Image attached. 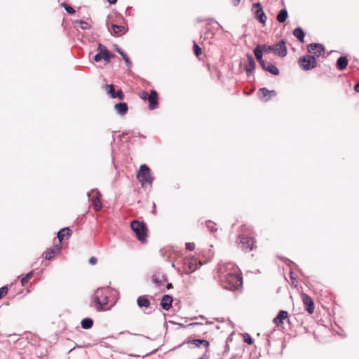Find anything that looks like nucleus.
<instances>
[{"label": "nucleus", "mask_w": 359, "mask_h": 359, "mask_svg": "<svg viewBox=\"0 0 359 359\" xmlns=\"http://www.w3.org/2000/svg\"><path fill=\"white\" fill-rule=\"evenodd\" d=\"M172 267L176 269L175 264L174 263L172 264Z\"/></svg>", "instance_id": "60"}, {"label": "nucleus", "mask_w": 359, "mask_h": 359, "mask_svg": "<svg viewBox=\"0 0 359 359\" xmlns=\"http://www.w3.org/2000/svg\"><path fill=\"white\" fill-rule=\"evenodd\" d=\"M8 286H3L0 287V299L8 293Z\"/></svg>", "instance_id": "45"}, {"label": "nucleus", "mask_w": 359, "mask_h": 359, "mask_svg": "<svg viewBox=\"0 0 359 359\" xmlns=\"http://www.w3.org/2000/svg\"><path fill=\"white\" fill-rule=\"evenodd\" d=\"M246 57L248 61V65L245 67V69L246 72L247 76L250 77V76L255 69L256 63L251 54L247 53Z\"/></svg>", "instance_id": "17"}, {"label": "nucleus", "mask_w": 359, "mask_h": 359, "mask_svg": "<svg viewBox=\"0 0 359 359\" xmlns=\"http://www.w3.org/2000/svg\"><path fill=\"white\" fill-rule=\"evenodd\" d=\"M185 245L186 248L189 251H192L195 248V244L194 243H186Z\"/></svg>", "instance_id": "46"}, {"label": "nucleus", "mask_w": 359, "mask_h": 359, "mask_svg": "<svg viewBox=\"0 0 359 359\" xmlns=\"http://www.w3.org/2000/svg\"><path fill=\"white\" fill-rule=\"evenodd\" d=\"M70 229L69 227H65L57 232V237L60 242H62L65 239V236H70Z\"/></svg>", "instance_id": "29"}, {"label": "nucleus", "mask_w": 359, "mask_h": 359, "mask_svg": "<svg viewBox=\"0 0 359 359\" xmlns=\"http://www.w3.org/2000/svg\"><path fill=\"white\" fill-rule=\"evenodd\" d=\"M160 278L163 283L168 281V278L165 274H161Z\"/></svg>", "instance_id": "49"}, {"label": "nucleus", "mask_w": 359, "mask_h": 359, "mask_svg": "<svg viewBox=\"0 0 359 359\" xmlns=\"http://www.w3.org/2000/svg\"><path fill=\"white\" fill-rule=\"evenodd\" d=\"M140 97L142 100H148L149 109L150 110H154L158 107V95L156 90H150L149 94L146 91H143V92H142V93L140 95Z\"/></svg>", "instance_id": "8"}, {"label": "nucleus", "mask_w": 359, "mask_h": 359, "mask_svg": "<svg viewBox=\"0 0 359 359\" xmlns=\"http://www.w3.org/2000/svg\"><path fill=\"white\" fill-rule=\"evenodd\" d=\"M110 290L111 289L109 287H102L95 290L93 300L97 311L106 310L105 306L108 304Z\"/></svg>", "instance_id": "1"}, {"label": "nucleus", "mask_w": 359, "mask_h": 359, "mask_svg": "<svg viewBox=\"0 0 359 359\" xmlns=\"http://www.w3.org/2000/svg\"><path fill=\"white\" fill-rule=\"evenodd\" d=\"M176 270L180 275H182L184 273L183 269H182L181 268H176Z\"/></svg>", "instance_id": "53"}, {"label": "nucleus", "mask_w": 359, "mask_h": 359, "mask_svg": "<svg viewBox=\"0 0 359 359\" xmlns=\"http://www.w3.org/2000/svg\"><path fill=\"white\" fill-rule=\"evenodd\" d=\"M252 11L255 18L262 24H265L267 17L263 11L262 4L256 2L252 4Z\"/></svg>", "instance_id": "11"}, {"label": "nucleus", "mask_w": 359, "mask_h": 359, "mask_svg": "<svg viewBox=\"0 0 359 359\" xmlns=\"http://www.w3.org/2000/svg\"><path fill=\"white\" fill-rule=\"evenodd\" d=\"M156 203L154 202H153V210H152L151 212L153 214H156Z\"/></svg>", "instance_id": "55"}, {"label": "nucleus", "mask_w": 359, "mask_h": 359, "mask_svg": "<svg viewBox=\"0 0 359 359\" xmlns=\"http://www.w3.org/2000/svg\"><path fill=\"white\" fill-rule=\"evenodd\" d=\"M243 337L245 343L248 344V345L253 344V339L249 334L245 333Z\"/></svg>", "instance_id": "41"}, {"label": "nucleus", "mask_w": 359, "mask_h": 359, "mask_svg": "<svg viewBox=\"0 0 359 359\" xmlns=\"http://www.w3.org/2000/svg\"><path fill=\"white\" fill-rule=\"evenodd\" d=\"M112 32L111 34L114 36H119L122 34H125L127 32V29L123 25H118L116 24H111Z\"/></svg>", "instance_id": "23"}, {"label": "nucleus", "mask_w": 359, "mask_h": 359, "mask_svg": "<svg viewBox=\"0 0 359 359\" xmlns=\"http://www.w3.org/2000/svg\"><path fill=\"white\" fill-rule=\"evenodd\" d=\"M241 0H232L234 6H237L240 4Z\"/></svg>", "instance_id": "52"}, {"label": "nucleus", "mask_w": 359, "mask_h": 359, "mask_svg": "<svg viewBox=\"0 0 359 359\" xmlns=\"http://www.w3.org/2000/svg\"><path fill=\"white\" fill-rule=\"evenodd\" d=\"M302 298L303 303L305 306L306 311L309 313L312 314L314 311L315 306L313 299L306 294H302Z\"/></svg>", "instance_id": "15"}, {"label": "nucleus", "mask_w": 359, "mask_h": 359, "mask_svg": "<svg viewBox=\"0 0 359 359\" xmlns=\"http://www.w3.org/2000/svg\"><path fill=\"white\" fill-rule=\"evenodd\" d=\"M205 226L209 231L212 233L217 232V228L215 227L216 224L211 220H207L205 222Z\"/></svg>", "instance_id": "34"}, {"label": "nucleus", "mask_w": 359, "mask_h": 359, "mask_svg": "<svg viewBox=\"0 0 359 359\" xmlns=\"http://www.w3.org/2000/svg\"><path fill=\"white\" fill-rule=\"evenodd\" d=\"M293 34L300 42H304L306 34L302 28L300 27L295 28L293 31Z\"/></svg>", "instance_id": "28"}, {"label": "nucleus", "mask_w": 359, "mask_h": 359, "mask_svg": "<svg viewBox=\"0 0 359 359\" xmlns=\"http://www.w3.org/2000/svg\"><path fill=\"white\" fill-rule=\"evenodd\" d=\"M107 1H108L110 4L114 5V4H116L117 0H107Z\"/></svg>", "instance_id": "54"}, {"label": "nucleus", "mask_w": 359, "mask_h": 359, "mask_svg": "<svg viewBox=\"0 0 359 359\" xmlns=\"http://www.w3.org/2000/svg\"><path fill=\"white\" fill-rule=\"evenodd\" d=\"M348 65V60L346 58V57L345 56H340L337 60V62H336V67L339 69V70H344L346 68Z\"/></svg>", "instance_id": "25"}, {"label": "nucleus", "mask_w": 359, "mask_h": 359, "mask_svg": "<svg viewBox=\"0 0 359 359\" xmlns=\"http://www.w3.org/2000/svg\"><path fill=\"white\" fill-rule=\"evenodd\" d=\"M81 325L84 330L90 329L93 325V320L90 318H85L81 320Z\"/></svg>", "instance_id": "30"}, {"label": "nucleus", "mask_w": 359, "mask_h": 359, "mask_svg": "<svg viewBox=\"0 0 359 359\" xmlns=\"http://www.w3.org/2000/svg\"><path fill=\"white\" fill-rule=\"evenodd\" d=\"M288 313L286 311L281 310L278 312L277 316L273 318V322L277 325H281L283 323V321L287 318Z\"/></svg>", "instance_id": "22"}, {"label": "nucleus", "mask_w": 359, "mask_h": 359, "mask_svg": "<svg viewBox=\"0 0 359 359\" xmlns=\"http://www.w3.org/2000/svg\"><path fill=\"white\" fill-rule=\"evenodd\" d=\"M307 51L311 53V55H315L316 59L321 55H323L325 53V47L323 44L319 43H311L306 46Z\"/></svg>", "instance_id": "12"}, {"label": "nucleus", "mask_w": 359, "mask_h": 359, "mask_svg": "<svg viewBox=\"0 0 359 359\" xmlns=\"http://www.w3.org/2000/svg\"><path fill=\"white\" fill-rule=\"evenodd\" d=\"M88 201L92 203V205L95 211H99L102 208V203L101 202L102 194L97 189H93L91 191L87 193Z\"/></svg>", "instance_id": "9"}, {"label": "nucleus", "mask_w": 359, "mask_h": 359, "mask_svg": "<svg viewBox=\"0 0 359 359\" xmlns=\"http://www.w3.org/2000/svg\"><path fill=\"white\" fill-rule=\"evenodd\" d=\"M215 22L218 25V26L220 29H223V27L221 25H219L217 22Z\"/></svg>", "instance_id": "59"}, {"label": "nucleus", "mask_w": 359, "mask_h": 359, "mask_svg": "<svg viewBox=\"0 0 359 359\" xmlns=\"http://www.w3.org/2000/svg\"><path fill=\"white\" fill-rule=\"evenodd\" d=\"M132 230L135 233L137 238L142 243L147 240V226L144 222L133 220L130 224Z\"/></svg>", "instance_id": "2"}, {"label": "nucleus", "mask_w": 359, "mask_h": 359, "mask_svg": "<svg viewBox=\"0 0 359 359\" xmlns=\"http://www.w3.org/2000/svg\"><path fill=\"white\" fill-rule=\"evenodd\" d=\"M277 93L274 90H269L266 88H261L257 92V96L259 100L266 102L270 100L272 97L276 96Z\"/></svg>", "instance_id": "13"}, {"label": "nucleus", "mask_w": 359, "mask_h": 359, "mask_svg": "<svg viewBox=\"0 0 359 359\" xmlns=\"http://www.w3.org/2000/svg\"><path fill=\"white\" fill-rule=\"evenodd\" d=\"M61 6L65 8L68 14L73 15L76 13L75 10L70 5L65 2L62 3Z\"/></svg>", "instance_id": "36"}, {"label": "nucleus", "mask_w": 359, "mask_h": 359, "mask_svg": "<svg viewBox=\"0 0 359 359\" xmlns=\"http://www.w3.org/2000/svg\"><path fill=\"white\" fill-rule=\"evenodd\" d=\"M215 35V33L210 29H208L205 32H204V39H212Z\"/></svg>", "instance_id": "44"}, {"label": "nucleus", "mask_w": 359, "mask_h": 359, "mask_svg": "<svg viewBox=\"0 0 359 359\" xmlns=\"http://www.w3.org/2000/svg\"><path fill=\"white\" fill-rule=\"evenodd\" d=\"M225 280L228 285H224V287L229 290H238L243 285V277L234 273H228L225 276Z\"/></svg>", "instance_id": "5"}, {"label": "nucleus", "mask_w": 359, "mask_h": 359, "mask_svg": "<svg viewBox=\"0 0 359 359\" xmlns=\"http://www.w3.org/2000/svg\"><path fill=\"white\" fill-rule=\"evenodd\" d=\"M198 359H209V356L207 353V351L202 355V356Z\"/></svg>", "instance_id": "51"}, {"label": "nucleus", "mask_w": 359, "mask_h": 359, "mask_svg": "<svg viewBox=\"0 0 359 359\" xmlns=\"http://www.w3.org/2000/svg\"><path fill=\"white\" fill-rule=\"evenodd\" d=\"M125 97L123 92L121 89L116 91L115 94H113V98H118L120 100H123Z\"/></svg>", "instance_id": "42"}, {"label": "nucleus", "mask_w": 359, "mask_h": 359, "mask_svg": "<svg viewBox=\"0 0 359 359\" xmlns=\"http://www.w3.org/2000/svg\"><path fill=\"white\" fill-rule=\"evenodd\" d=\"M114 109L120 116H124L128 112V107L126 102H118L114 105Z\"/></svg>", "instance_id": "20"}, {"label": "nucleus", "mask_w": 359, "mask_h": 359, "mask_svg": "<svg viewBox=\"0 0 359 359\" xmlns=\"http://www.w3.org/2000/svg\"><path fill=\"white\" fill-rule=\"evenodd\" d=\"M290 278L291 279V285L294 286V287H297V280L296 278L293 276V272L292 269H290Z\"/></svg>", "instance_id": "43"}, {"label": "nucleus", "mask_w": 359, "mask_h": 359, "mask_svg": "<svg viewBox=\"0 0 359 359\" xmlns=\"http://www.w3.org/2000/svg\"><path fill=\"white\" fill-rule=\"evenodd\" d=\"M172 297L170 294H164L161 300L160 305L165 311H169L172 305Z\"/></svg>", "instance_id": "19"}, {"label": "nucleus", "mask_w": 359, "mask_h": 359, "mask_svg": "<svg viewBox=\"0 0 359 359\" xmlns=\"http://www.w3.org/2000/svg\"><path fill=\"white\" fill-rule=\"evenodd\" d=\"M283 261L285 263L287 264L290 267L292 266V265H294V266L296 265L293 262L290 261V259H288L287 258H284Z\"/></svg>", "instance_id": "48"}, {"label": "nucleus", "mask_w": 359, "mask_h": 359, "mask_svg": "<svg viewBox=\"0 0 359 359\" xmlns=\"http://www.w3.org/2000/svg\"><path fill=\"white\" fill-rule=\"evenodd\" d=\"M262 48L263 51L265 52L266 53H269L271 52H273L274 53V44L272 46L264 44L262 46Z\"/></svg>", "instance_id": "39"}, {"label": "nucleus", "mask_w": 359, "mask_h": 359, "mask_svg": "<svg viewBox=\"0 0 359 359\" xmlns=\"http://www.w3.org/2000/svg\"><path fill=\"white\" fill-rule=\"evenodd\" d=\"M74 25L76 27H80L81 29L86 30L90 29V25L84 20H75Z\"/></svg>", "instance_id": "31"}, {"label": "nucleus", "mask_w": 359, "mask_h": 359, "mask_svg": "<svg viewBox=\"0 0 359 359\" xmlns=\"http://www.w3.org/2000/svg\"><path fill=\"white\" fill-rule=\"evenodd\" d=\"M201 325V323H192L189 324V326H194V325Z\"/></svg>", "instance_id": "57"}, {"label": "nucleus", "mask_w": 359, "mask_h": 359, "mask_svg": "<svg viewBox=\"0 0 359 359\" xmlns=\"http://www.w3.org/2000/svg\"><path fill=\"white\" fill-rule=\"evenodd\" d=\"M187 344H194L196 347L204 346L208 351V348L209 347L210 343L208 340L203 339H196L192 340L187 341Z\"/></svg>", "instance_id": "21"}, {"label": "nucleus", "mask_w": 359, "mask_h": 359, "mask_svg": "<svg viewBox=\"0 0 359 359\" xmlns=\"http://www.w3.org/2000/svg\"><path fill=\"white\" fill-rule=\"evenodd\" d=\"M106 91L109 96L113 98V94H115L116 90L113 84L106 85Z\"/></svg>", "instance_id": "38"}, {"label": "nucleus", "mask_w": 359, "mask_h": 359, "mask_svg": "<svg viewBox=\"0 0 359 359\" xmlns=\"http://www.w3.org/2000/svg\"><path fill=\"white\" fill-rule=\"evenodd\" d=\"M34 271L32 270L31 271H29V273H27L26 274L25 276H24L20 282H21V285L22 286H25L26 284L29 281V280L33 277V275H34Z\"/></svg>", "instance_id": "35"}, {"label": "nucleus", "mask_w": 359, "mask_h": 359, "mask_svg": "<svg viewBox=\"0 0 359 359\" xmlns=\"http://www.w3.org/2000/svg\"><path fill=\"white\" fill-rule=\"evenodd\" d=\"M354 90L356 93H359V81L355 83Z\"/></svg>", "instance_id": "50"}, {"label": "nucleus", "mask_w": 359, "mask_h": 359, "mask_svg": "<svg viewBox=\"0 0 359 359\" xmlns=\"http://www.w3.org/2000/svg\"><path fill=\"white\" fill-rule=\"evenodd\" d=\"M151 312H152V311H149V312H147L146 313L149 314V313H151Z\"/></svg>", "instance_id": "61"}, {"label": "nucleus", "mask_w": 359, "mask_h": 359, "mask_svg": "<svg viewBox=\"0 0 359 359\" xmlns=\"http://www.w3.org/2000/svg\"><path fill=\"white\" fill-rule=\"evenodd\" d=\"M116 51L121 55L122 58L123 59V60L126 63L127 66L128 67H132V65H133L132 62L130 60V58L128 57L126 53L121 48H118L116 49Z\"/></svg>", "instance_id": "32"}, {"label": "nucleus", "mask_w": 359, "mask_h": 359, "mask_svg": "<svg viewBox=\"0 0 359 359\" xmlns=\"http://www.w3.org/2000/svg\"><path fill=\"white\" fill-rule=\"evenodd\" d=\"M114 57V55L110 53L105 46L99 43L97 46V53L94 56V60L95 62H100L103 59L106 62H109Z\"/></svg>", "instance_id": "10"}, {"label": "nucleus", "mask_w": 359, "mask_h": 359, "mask_svg": "<svg viewBox=\"0 0 359 359\" xmlns=\"http://www.w3.org/2000/svg\"><path fill=\"white\" fill-rule=\"evenodd\" d=\"M137 179L142 187L152 184L153 177L151 175L150 168L145 164L141 165L137 174Z\"/></svg>", "instance_id": "3"}, {"label": "nucleus", "mask_w": 359, "mask_h": 359, "mask_svg": "<svg viewBox=\"0 0 359 359\" xmlns=\"http://www.w3.org/2000/svg\"><path fill=\"white\" fill-rule=\"evenodd\" d=\"M262 68L266 71L269 72L273 76H277L279 74L280 72L278 67L273 65L271 62H268L266 61H264L262 64L260 65Z\"/></svg>", "instance_id": "18"}, {"label": "nucleus", "mask_w": 359, "mask_h": 359, "mask_svg": "<svg viewBox=\"0 0 359 359\" xmlns=\"http://www.w3.org/2000/svg\"><path fill=\"white\" fill-rule=\"evenodd\" d=\"M137 304L140 308H149L151 305L150 301L146 296H140L137 299Z\"/></svg>", "instance_id": "26"}, {"label": "nucleus", "mask_w": 359, "mask_h": 359, "mask_svg": "<svg viewBox=\"0 0 359 359\" xmlns=\"http://www.w3.org/2000/svg\"><path fill=\"white\" fill-rule=\"evenodd\" d=\"M152 282L156 285V287H160L163 285L162 280L160 278V274H154L151 277Z\"/></svg>", "instance_id": "37"}, {"label": "nucleus", "mask_w": 359, "mask_h": 359, "mask_svg": "<svg viewBox=\"0 0 359 359\" xmlns=\"http://www.w3.org/2000/svg\"><path fill=\"white\" fill-rule=\"evenodd\" d=\"M97 258H96V257H91L89 259V260H88V262H89V264H91V265H94V264H95L97 263Z\"/></svg>", "instance_id": "47"}, {"label": "nucleus", "mask_w": 359, "mask_h": 359, "mask_svg": "<svg viewBox=\"0 0 359 359\" xmlns=\"http://www.w3.org/2000/svg\"><path fill=\"white\" fill-rule=\"evenodd\" d=\"M241 233L240 234H245L250 236H252L253 229L252 226L244 224L241 229Z\"/></svg>", "instance_id": "33"}, {"label": "nucleus", "mask_w": 359, "mask_h": 359, "mask_svg": "<svg viewBox=\"0 0 359 359\" xmlns=\"http://www.w3.org/2000/svg\"><path fill=\"white\" fill-rule=\"evenodd\" d=\"M193 50H194V54L197 57L201 55L202 53L201 48L195 41H194Z\"/></svg>", "instance_id": "40"}, {"label": "nucleus", "mask_w": 359, "mask_h": 359, "mask_svg": "<svg viewBox=\"0 0 359 359\" xmlns=\"http://www.w3.org/2000/svg\"><path fill=\"white\" fill-rule=\"evenodd\" d=\"M166 287L168 290L171 289L172 287V284L170 283H168Z\"/></svg>", "instance_id": "56"}, {"label": "nucleus", "mask_w": 359, "mask_h": 359, "mask_svg": "<svg viewBox=\"0 0 359 359\" xmlns=\"http://www.w3.org/2000/svg\"><path fill=\"white\" fill-rule=\"evenodd\" d=\"M298 65L304 71H309L316 68L318 65L315 55H305L298 59Z\"/></svg>", "instance_id": "6"}, {"label": "nucleus", "mask_w": 359, "mask_h": 359, "mask_svg": "<svg viewBox=\"0 0 359 359\" xmlns=\"http://www.w3.org/2000/svg\"><path fill=\"white\" fill-rule=\"evenodd\" d=\"M274 54L280 57H285L287 54L286 41L282 39L274 44Z\"/></svg>", "instance_id": "14"}, {"label": "nucleus", "mask_w": 359, "mask_h": 359, "mask_svg": "<svg viewBox=\"0 0 359 359\" xmlns=\"http://www.w3.org/2000/svg\"><path fill=\"white\" fill-rule=\"evenodd\" d=\"M61 244H57L43 252L44 257L47 260L53 259L55 255H59L61 252Z\"/></svg>", "instance_id": "16"}, {"label": "nucleus", "mask_w": 359, "mask_h": 359, "mask_svg": "<svg viewBox=\"0 0 359 359\" xmlns=\"http://www.w3.org/2000/svg\"><path fill=\"white\" fill-rule=\"evenodd\" d=\"M254 54H255V56L257 59V60L258 61V62L261 65L262 64L265 60L263 59L262 56H263V50H262V46L261 45H257L255 48H254Z\"/></svg>", "instance_id": "24"}, {"label": "nucleus", "mask_w": 359, "mask_h": 359, "mask_svg": "<svg viewBox=\"0 0 359 359\" xmlns=\"http://www.w3.org/2000/svg\"><path fill=\"white\" fill-rule=\"evenodd\" d=\"M287 17H288V13H287V9L283 8L278 12V13L276 16V20L278 22L283 23L285 22Z\"/></svg>", "instance_id": "27"}, {"label": "nucleus", "mask_w": 359, "mask_h": 359, "mask_svg": "<svg viewBox=\"0 0 359 359\" xmlns=\"http://www.w3.org/2000/svg\"><path fill=\"white\" fill-rule=\"evenodd\" d=\"M202 264H203L201 262H198L194 257H186L183 260L182 268L184 273L186 274H190L198 269Z\"/></svg>", "instance_id": "7"}, {"label": "nucleus", "mask_w": 359, "mask_h": 359, "mask_svg": "<svg viewBox=\"0 0 359 359\" xmlns=\"http://www.w3.org/2000/svg\"><path fill=\"white\" fill-rule=\"evenodd\" d=\"M216 320L218 322H224V318H222V319L216 318Z\"/></svg>", "instance_id": "58"}, {"label": "nucleus", "mask_w": 359, "mask_h": 359, "mask_svg": "<svg viewBox=\"0 0 359 359\" xmlns=\"http://www.w3.org/2000/svg\"><path fill=\"white\" fill-rule=\"evenodd\" d=\"M238 245L245 252H250L253 250L255 243V238L245 234H239L237 239Z\"/></svg>", "instance_id": "4"}]
</instances>
